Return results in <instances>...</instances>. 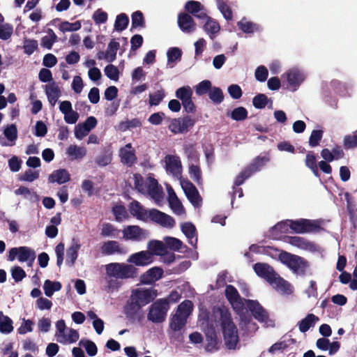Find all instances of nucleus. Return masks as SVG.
Wrapping results in <instances>:
<instances>
[{
    "instance_id": "a18cd8bd",
    "label": "nucleus",
    "mask_w": 357,
    "mask_h": 357,
    "mask_svg": "<svg viewBox=\"0 0 357 357\" xmlns=\"http://www.w3.org/2000/svg\"><path fill=\"white\" fill-rule=\"evenodd\" d=\"M248 112L243 107H238L234 109L231 113H227V116H230L233 120L241 121L248 118Z\"/></svg>"
},
{
    "instance_id": "c85d7f7f",
    "label": "nucleus",
    "mask_w": 357,
    "mask_h": 357,
    "mask_svg": "<svg viewBox=\"0 0 357 357\" xmlns=\"http://www.w3.org/2000/svg\"><path fill=\"white\" fill-rule=\"evenodd\" d=\"M166 169L173 174L178 172L181 168V160L178 157L172 155H167L165 157Z\"/></svg>"
},
{
    "instance_id": "aec40b11",
    "label": "nucleus",
    "mask_w": 357,
    "mask_h": 357,
    "mask_svg": "<svg viewBox=\"0 0 357 357\" xmlns=\"http://www.w3.org/2000/svg\"><path fill=\"white\" fill-rule=\"evenodd\" d=\"M128 209L130 214L137 220L143 222H147V211L138 201L133 200L128 205Z\"/></svg>"
},
{
    "instance_id": "2eb2a0df",
    "label": "nucleus",
    "mask_w": 357,
    "mask_h": 357,
    "mask_svg": "<svg viewBox=\"0 0 357 357\" xmlns=\"http://www.w3.org/2000/svg\"><path fill=\"white\" fill-rule=\"evenodd\" d=\"M248 310L255 319L259 321H264L268 318V314L261 304L256 300H245Z\"/></svg>"
},
{
    "instance_id": "39448f33",
    "label": "nucleus",
    "mask_w": 357,
    "mask_h": 357,
    "mask_svg": "<svg viewBox=\"0 0 357 357\" xmlns=\"http://www.w3.org/2000/svg\"><path fill=\"white\" fill-rule=\"evenodd\" d=\"M321 220L301 218L289 220V228L296 234L318 233L323 230Z\"/></svg>"
},
{
    "instance_id": "9b49d317",
    "label": "nucleus",
    "mask_w": 357,
    "mask_h": 357,
    "mask_svg": "<svg viewBox=\"0 0 357 357\" xmlns=\"http://www.w3.org/2000/svg\"><path fill=\"white\" fill-rule=\"evenodd\" d=\"M123 234L126 240L139 241L146 238L149 232L138 225H129L123 229Z\"/></svg>"
},
{
    "instance_id": "393cba45",
    "label": "nucleus",
    "mask_w": 357,
    "mask_h": 357,
    "mask_svg": "<svg viewBox=\"0 0 357 357\" xmlns=\"http://www.w3.org/2000/svg\"><path fill=\"white\" fill-rule=\"evenodd\" d=\"M181 231L188 238V243L196 248L197 238V231L195 225L191 222H185L181 225Z\"/></svg>"
},
{
    "instance_id": "c9c22d12",
    "label": "nucleus",
    "mask_w": 357,
    "mask_h": 357,
    "mask_svg": "<svg viewBox=\"0 0 357 357\" xmlns=\"http://www.w3.org/2000/svg\"><path fill=\"white\" fill-rule=\"evenodd\" d=\"M36 258V253L34 250L29 247L21 246L19 247L18 260L21 262L31 261L33 262Z\"/></svg>"
},
{
    "instance_id": "a211bd4d",
    "label": "nucleus",
    "mask_w": 357,
    "mask_h": 357,
    "mask_svg": "<svg viewBox=\"0 0 357 357\" xmlns=\"http://www.w3.org/2000/svg\"><path fill=\"white\" fill-rule=\"evenodd\" d=\"M163 269L155 266L149 268L140 276V282L144 284H151L160 280L163 275Z\"/></svg>"
},
{
    "instance_id": "ea45409f",
    "label": "nucleus",
    "mask_w": 357,
    "mask_h": 357,
    "mask_svg": "<svg viewBox=\"0 0 357 357\" xmlns=\"http://www.w3.org/2000/svg\"><path fill=\"white\" fill-rule=\"evenodd\" d=\"M269 161V158L267 156H257L252 162L246 167L250 171L252 174L259 171L265 164Z\"/></svg>"
},
{
    "instance_id": "f257e3e1",
    "label": "nucleus",
    "mask_w": 357,
    "mask_h": 357,
    "mask_svg": "<svg viewBox=\"0 0 357 357\" xmlns=\"http://www.w3.org/2000/svg\"><path fill=\"white\" fill-rule=\"evenodd\" d=\"M106 285L104 289L107 292L118 291L121 287L120 279L134 278L137 276V270L132 264L113 262L105 266Z\"/></svg>"
},
{
    "instance_id": "ddd939ff",
    "label": "nucleus",
    "mask_w": 357,
    "mask_h": 357,
    "mask_svg": "<svg viewBox=\"0 0 357 357\" xmlns=\"http://www.w3.org/2000/svg\"><path fill=\"white\" fill-rule=\"evenodd\" d=\"M253 268L259 277L264 278L269 284L274 282L277 273L271 266L268 264L258 262L254 265Z\"/></svg>"
},
{
    "instance_id": "680f3d73",
    "label": "nucleus",
    "mask_w": 357,
    "mask_h": 357,
    "mask_svg": "<svg viewBox=\"0 0 357 357\" xmlns=\"http://www.w3.org/2000/svg\"><path fill=\"white\" fill-rule=\"evenodd\" d=\"M323 133L324 132L321 130H313L309 138V145L311 147L318 146L322 139Z\"/></svg>"
},
{
    "instance_id": "f03ea898",
    "label": "nucleus",
    "mask_w": 357,
    "mask_h": 357,
    "mask_svg": "<svg viewBox=\"0 0 357 357\" xmlns=\"http://www.w3.org/2000/svg\"><path fill=\"white\" fill-rule=\"evenodd\" d=\"M157 296L158 291L153 287L133 289L125 306L124 311L126 316L134 318L144 306L153 301Z\"/></svg>"
},
{
    "instance_id": "20e7f679",
    "label": "nucleus",
    "mask_w": 357,
    "mask_h": 357,
    "mask_svg": "<svg viewBox=\"0 0 357 357\" xmlns=\"http://www.w3.org/2000/svg\"><path fill=\"white\" fill-rule=\"evenodd\" d=\"M280 261L289 268L294 273L304 276L309 266L308 262L303 257L282 251L280 255Z\"/></svg>"
},
{
    "instance_id": "69168bd1",
    "label": "nucleus",
    "mask_w": 357,
    "mask_h": 357,
    "mask_svg": "<svg viewBox=\"0 0 357 357\" xmlns=\"http://www.w3.org/2000/svg\"><path fill=\"white\" fill-rule=\"evenodd\" d=\"M34 322L31 319H22V323L17 328V333L20 335H24L33 331Z\"/></svg>"
},
{
    "instance_id": "49530a36",
    "label": "nucleus",
    "mask_w": 357,
    "mask_h": 357,
    "mask_svg": "<svg viewBox=\"0 0 357 357\" xmlns=\"http://www.w3.org/2000/svg\"><path fill=\"white\" fill-rule=\"evenodd\" d=\"M208 97L215 105H219L224 100V94L222 89L217 86H212Z\"/></svg>"
},
{
    "instance_id": "6e6552de",
    "label": "nucleus",
    "mask_w": 357,
    "mask_h": 357,
    "mask_svg": "<svg viewBox=\"0 0 357 357\" xmlns=\"http://www.w3.org/2000/svg\"><path fill=\"white\" fill-rule=\"evenodd\" d=\"M195 123V120L194 119L190 116H185L183 118L173 119L168 128L174 134L185 133L194 126Z\"/></svg>"
},
{
    "instance_id": "b1692460",
    "label": "nucleus",
    "mask_w": 357,
    "mask_h": 357,
    "mask_svg": "<svg viewBox=\"0 0 357 357\" xmlns=\"http://www.w3.org/2000/svg\"><path fill=\"white\" fill-rule=\"evenodd\" d=\"M49 182L63 184L70 180V174L66 169L54 170L48 177Z\"/></svg>"
},
{
    "instance_id": "4c0bfd02",
    "label": "nucleus",
    "mask_w": 357,
    "mask_h": 357,
    "mask_svg": "<svg viewBox=\"0 0 357 357\" xmlns=\"http://www.w3.org/2000/svg\"><path fill=\"white\" fill-rule=\"evenodd\" d=\"M61 288L62 284L60 282H52L50 280H46L43 285L45 294L48 297L52 296L55 291H60Z\"/></svg>"
},
{
    "instance_id": "f8f14e48",
    "label": "nucleus",
    "mask_w": 357,
    "mask_h": 357,
    "mask_svg": "<svg viewBox=\"0 0 357 357\" xmlns=\"http://www.w3.org/2000/svg\"><path fill=\"white\" fill-rule=\"evenodd\" d=\"M153 261V254L148 250L140 251L132 254L128 259V262L137 266H146Z\"/></svg>"
},
{
    "instance_id": "864d4df0",
    "label": "nucleus",
    "mask_w": 357,
    "mask_h": 357,
    "mask_svg": "<svg viewBox=\"0 0 357 357\" xmlns=\"http://www.w3.org/2000/svg\"><path fill=\"white\" fill-rule=\"evenodd\" d=\"M192 302L190 300H185L178 305L176 312L188 318L192 310Z\"/></svg>"
},
{
    "instance_id": "4468645a",
    "label": "nucleus",
    "mask_w": 357,
    "mask_h": 357,
    "mask_svg": "<svg viewBox=\"0 0 357 357\" xmlns=\"http://www.w3.org/2000/svg\"><path fill=\"white\" fill-rule=\"evenodd\" d=\"M119 157L121 162L129 167L134 165L137 160L135 150L132 148L130 143L126 144L125 146L120 149Z\"/></svg>"
},
{
    "instance_id": "37998d69",
    "label": "nucleus",
    "mask_w": 357,
    "mask_h": 357,
    "mask_svg": "<svg viewBox=\"0 0 357 357\" xmlns=\"http://www.w3.org/2000/svg\"><path fill=\"white\" fill-rule=\"evenodd\" d=\"M141 126L142 121L137 118H134L131 120L127 119L126 121H121L118 125V129L120 131L125 132L128 130L139 128Z\"/></svg>"
},
{
    "instance_id": "2f4dec72",
    "label": "nucleus",
    "mask_w": 357,
    "mask_h": 357,
    "mask_svg": "<svg viewBox=\"0 0 357 357\" xmlns=\"http://www.w3.org/2000/svg\"><path fill=\"white\" fill-rule=\"evenodd\" d=\"M237 26L243 32L245 33H253L260 30L259 25L248 21L245 18H243L237 23Z\"/></svg>"
},
{
    "instance_id": "0e129e2a",
    "label": "nucleus",
    "mask_w": 357,
    "mask_h": 357,
    "mask_svg": "<svg viewBox=\"0 0 357 357\" xmlns=\"http://www.w3.org/2000/svg\"><path fill=\"white\" fill-rule=\"evenodd\" d=\"M13 32V27L10 24L0 25V39L6 40L9 39Z\"/></svg>"
},
{
    "instance_id": "052dcab7",
    "label": "nucleus",
    "mask_w": 357,
    "mask_h": 357,
    "mask_svg": "<svg viewBox=\"0 0 357 357\" xmlns=\"http://www.w3.org/2000/svg\"><path fill=\"white\" fill-rule=\"evenodd\" d=\"M168 63H173L180 60L182 56V51L178 47H171L167 52Z\"/></svg>"
},
{
    "instance_id": "de8ad7c7",
    "label": "nucleus",
    "mask_w": 357,
    "mask_h": 357,
    "mask_svg": "<svg viewBox=\"0 0 357 357\" xmlns=\"http://www.w3.org/2000/svg\"><path fill=\"white\" fill-rule=\"evenodd\" d=\"M129 24V18L126 13H121L116 16L114 23V29L117 31H123L125 30Z\"/></svg>"
},
{
    "instance_id": "f704fd0d",
    "label": "nucleus",
    "mask_w": 357,
    "mask_h": 357,
    "mask_svg": "<svg viewBox=\"0 0 357 357\" xmlns=\"http://www.w3.org/2000/svg\"><path fill=\"white\" fill-rule=\"evenodd\" d=\"M13 320L0 311V332L3 334L10 333L13 331Z\"/></svg>"
},
{
    "instance_id": "cd10ccee",
    "label": "nucleus",
    "mask_w": 357,
    "mask_h": 357,
    "mask_svg": "<svg viewBox=\"0 0 357 357\" xmlns=\"http://www.w3.org/2000/svg\"><path fill=\"white\" fill-rule=\"evenodd\" d=\"M270 284L284 294L289 295L292 293V288L290 283L281 278L278 274L275 275L274 282H273L270 283Z\"/></svg>"
},
{
    "instance_id": "3c124183",
    "label": "nucleus",
    "mask_w": 357,
    "mask_h": 357,
    "mask_svg": "<svg viewBox=\"0 0 357 357\" xmlns=\"http://www.w3.org/2000/svg\"><path fill=\"white\" fill-rule=\"evenodd\" d=\"M190 178L198 185L202 184V176L200 167L197 165H190L189 167Z\"/></svg>"
},
{
    "instance_id": "e433bc0d",
    "label": "nucleus",
    "mask_w": 357,
    "mask_h": 357,
    "mask_svg": "<svg viewBox=\"0 0 357 357\" xmlns=\"http://www.w3.org/2000/svg\"><path fill=\"white\" fill-rule=\"evenodd\" d=\"M149 251L154 255H161L167 251V246L160 241L152 240L148 243Z\"/></svg>"
},
{
    "instance_id": "58836bf2",
    "label": "nucleus",
    "mask_w": 357,
    "mask_h": 357,
    "mask_svg": "<svg viewBox=\"0 0 357 357\" xmlns=\"http://www.w3.org/2000/svg\"><path fill=\"white\" fill-rule=\"evenodd\" d=\"M286 241L291 245L296 246L301 249H308L312 245V243L305 238L296 236H287Z\"/></svg>"
},
{
    "instance_id": "412c9836",
    "label": "nucleus",
    "mask_w": 357,
    "mask_h": 357,
    "mask_svg": "<svg viewBox=\"0 0 357 357\" xmlns=\"http://www.w3.org/2000/svg\"><path fill=\"white\" fill-rule=\"evenodd\" d=\"M179 28L185 33H192L195 30L196 24L188 13H181L178 16Z\"/></svg>"
},
{
    "instance_id": "5fc2aeb1",
    "label": "nucleus",
    "mask_w": 357,
    "mask_h": 357,
    "mask_svg": "<svg viewBox=\"0 0 357 357\" xmlns=\"http://www.w3.org/2000/svg\"><path fill=\"white\" fill-rule=\"evenodd\" d=\"M205 20H206V22L204 25V29L207 33L214 35L220 31V27L217 22L208 16Z\"/></svg>"
},
{
    "instance_id": "bb28decb",
    "label": "nucleus",
    "mask_w": 357,
    "mask_h": 357,
    "mask_svg": "<svg viewBox=\"0 0 357 357\" xmlns=\"http://www.w3.org/2000/svg\"><path fill=\"white\" fill-rule=\"evenodd\" d=\"M101 253L103 255L109 256L115 253L121 254L123 250L120 247L119 242L116 241H108L105 242L100 248Z\"/></svg>"
},
{
    "instance_id": "7ed1b4c3",
    "label": "nucleus",
    "mask_w": 357,
    "mask_h": 357,
    "mask_svg": "<svg viewBox=\"0 0 357 357\" xmlns=\"http://www.w3.org/2000/svg\"><path fill=\"white\" fill-rule=\"evenodd\" d=\"M219 321L220 323L225 344L228 349H235L239 342L238 332L236 324L232 320L229 310L219 307Z\"/></svg>"
},
{
    "instance_id": "c03bdc74",
    "label": "nucleus",
    "mask_w": 357,
    "mask_h": 357,
    "mask_svg": "<svg viewBox=\"0 0 357 357\" xmlns=\"http://www.w3.org/2000/svg\"><path fill=\"white\" fill-rule=\"evenodd\" d=\"M289 220L282 221L274 225L270 230L273 237L276 238L279 234L287 233L289 228Z\"/></svg>"
},
{
    "instance_id": "6ab92c4d",
    "label": "nucleus",
    "mask_w": 357,
    "mask_h": 357,
    "mask_svg": "<svg viewBox=\"0 0 357 357\" xmlns=\"http://www.w3.org/2000/svg\"><path fill=\"white\" fill-rule=\"evenodd\" d=\"M225 295L228 302L232 305L234 309L241 307L243 306L242 298L235 287L231 284L226 285Z\"/></svg>"
},
{
    "instance_id": "473e14b6",
    "label": "nucleus",
    "mask_w": 357,
    "mask_h": 357,
    "mask_svg": "<svg viewBox=\"0 0 357 357\" xmlns=\"http://www.w3.org/2000/svg\"><path fill=\"white\" fill-rule=\"evenodd\" d=\"M119 47L120 45L119 42L116 41L115 39L111 40L105 53V59L108 62L114 61L116 59V52Z\"/></svg>"
},
{
    "instance_id": "09e8293b",
    "label": "nucleus",
    "mask_w": 357,
    "mask_h": 357,
    "mask_svg": "<svg viewBox=\"0 0 357 357\" xmlns=\"http://www.w3.org/2000/svg\"><path fill=\"white\" fill-rule=\"evenodd\" d=\"M212 88V84L210 80L205 79L200 82L197 85L195 86V93L198 96H202L205 94H208Z\"/></svg>"
},
{
    "instance_id": "a19ab883",
    "label": "nucleus",
    "mask_w": 357,
    "mask_h": 357,
    "mask_svg": "<svg viewBox=\"0 0 357 357\" xmlns=\"http://www.w3.org/2000/svg\"><path fill=\"white\" fill-rule=\"evenodd\" d=\"M56 340L59 342L60 343H63V344H65V343H73V342H75L78 340L79 339V333L73 329V328H70L69 330V333H68V335H66L65 334H61V335H58L56 334Z\"/></svg>"
},
{
    "instance_id": "8fccbe9b",
    "label": "nucleus",
    "mask_w": 357,
    "mask_h": 357,
    "mask_svg": "<svg viewBox=\"0 0 357 357\" xmlns=\"http://www.w3.org/2000/svg\"><path fill=\"white\" fill-rule=\"evenodd\" d=\"M15 193L17 195H23L24 198L29 199L31 201L36 202L38 200V195L37 193L31 191L25 186H20L15 190Z\"/></svg>"
},
{
    "instance_id": "7c9ffc66",
    "label": "nucleus",
    "mask_w": 357,
    "mask_h": 357,
    "mask_svg": "<svg viewBox=\"0 0 357 357\" xmlns=\"http://www.w3.org/2000/svg\"><path fill=\"white\" fill-rule=\"evenodd\" d=\"M319 317L314 314H308L304 319L298 322V328L301 332L305 333L311 327L314 326Z\"/></svg>"
},
{
    "instance_id": "a878e982",
    "label": "nucleus",
    "mask_w": 357,
    "mask_h": 357,
    "mask_svg": "<svg viewBox=\"0 0 357 357\" xmlns=\"http://www.w3.org/2000/svg\"><path fill=\"white\" fill-rule=\"evenodd\" d=\"M168 191V202L170 208L176 213L180 215L184 212L183 206L178 199L176 194L172 188L167 189Z\"/></svg>"
},
{
    "instance_id": "13d9d810",
    "label": "nucleus",
    "mask_w": 357,
    "mask_h": 357,
    "mask_svg": "<svg viewBox=\"0 0 357 357\" xmlns=\"http://www.w3.org/2000/svg\"><path fill=\"white\" fill-rule=\"evenodd\" d=\"M81 27L82 24L79 21H76L74 23H70L69 22L65 21L61 23L59 26V29L62 32L75 31L80 29Z\"/></svg>"
},
{
    "instance_id": "423d86ee",
    "label": "nucleus",
    "mask_w": 357,
    "mask_h": 357,
    "mask_svg": "<svg viewBox=\"0 0 357 357\" xmlns=\"http://www.w3.org/2000/svg\"><path fill=\"white\" fill-rule=\"evenodd\" d=\"M169 310V306L167 305L165 300L158 299L149 307L147 319L153 323H162L166 319Z\"/></svg>"
},
{
    "instance_id": "6e6d98bb",
    "label": "nucleus",
    "mask_w": 357,
    "mask_h": 357,
    "mask_svg": "<svg viewBox=\"0 0 357 357\" xmlns=\"http://www.w3.org/2000/svg\"><path fill=\"white\" fill-rule=\"evenodd\" d=\"M217 5L219 10L227 20L232 19V11L230 6L224 0H217Z\"/></svg>"
},
{
    "instance_id": "bf43d9fd",
    "label": "nucleus",
    "mask_w": 357,
    "mask_h": 357,
    "mask_svg": "<svg viewBox=\"0 0 357 357\" xmlns=\"http://www.w3.org/2000/svg\"><path fill=\"white\" fill-rule=\"evenodd\" d=\"M105 75L112 80L117 81L119 78V68L113 64H109L105 68Z\"/></svg>"
},
{
    "instance_id": "4d7b16f0",
    "label": "nucleus",
    "mask_w": 357,
    "mask_h": 357,
    "mask_svg": "<svg viewBox=\"0 0 357 357\" xmlns=\"http://www.w3.org/2000/svg\"><path fill=\"white\" fill-rule=\"evenodd\" d=\"M268 101L269 99L265 94L259 93L253 98L252 105L257 109H264L268 104ZM270 101L272 102L271 100Z\"/></svg>"
},
{
    "instance_id": "0eeeda50",
    "label": "nucleus",
    "mask_w": 357,
    "mask_h": 357,
    "mask_svg": "<svg viewBox=\"0 0 357 357\" xmlns=\"http://www.w3.org/2000/svg\"><path fill=\"white\" fill-rule=\"evenodd\" d=\"M192 90L189 86H182L176 89V97L181 100L185 112L193 114L196 112V106L192 101Z\"/></svg>"
},
{
    "instance_id": "5701e85b",
    "label": "nucleus",
    "mask_w": 357,
    "mask_h": 357,
    "mask_svg": "<svg viewBox=\"0 0 357 357\" xmlns=\"http://www.w3.org/2000/svg\"><path fill=\"white\" fill-rule=\"evenodd\" d=\"M81 248V245L78 239L73 238L71 245L67 249L66 252V264L69 266H73L78 257V251Z\"/></svg>"
},
{
    "instance_id": "774afa93",
    "label": "nucleus",
    "mask_w": 357,
    "mask_h": 357,
    "mask_svg": "<svg viewBox=\"0 0 357 357\" xmlns=\"http://www.w3.org/2000/svg\"><path fill=\"white\" fill-rule=\"evenodd\" d=\"M38 41L36 40H26L23 47L24 52L27 55H31L38 49Z\"/></svg>"
},
{
    "instance_id": "603ef678",
    "label": "nucleus",
    "mask_w": 357,
    "mask_h": 357,
    "mask_svg": "<svg viewBox=\"0 0 357 357\" xmlns=\"http://www.w3.org/2000/svg\"><path fill=\"white\" fill-rule=\"evenodd\" d=\"M79 345L84 347L89 356H94L97 354L98 348L93 341L86 339H82L79 342Z\"/></svg>"
},
{
    "instance_id": "1a4fd4ad",
    "label": "nucleus",
    "mask_w": 357,
    "mask_h": 357,
    "mask_svg": "<svg viewBox=\"0 0 357 357\" xmlns=\"http://www.w3.org/2000/svg\"><path fill=\"white\" fill-rule=\"evenodd\" d=\"M149 220L163 227L172 228L175 225V220L172 216L156 208L149 210L147 221Z\"/></svg>"
},
{
    "instance_id": "dca6fc26",
    "label": "nucleus",
    "mask_w": 357,
    "mask_h": 357,
    "mask_svg": "<svg viewBox=\"0 0 357 357\" xmlns=\"http://www.w3.org/2000/svg\"><path fill=\"white\" fill-rule=\"evenodd\" d=\"M282 78L286 79L288 84L296 89L303 82L305 76L299 69L291 68L282 75Z\"/></svg>"
},
{
    "instance_id": "4be33fe9",
    "label": "nucleus",
    "mask_w": 357,
    "mask_h": 357,
    "mask_svg": "<svg viewBox=\"0 0 357 357\" xmlns=\"http://www.w3.org/2000/svg\"><path fill=\"white\" fill-rule=\"evenodd\" d=\"M203 6L199 1H188L185 5V9L194 17L204 20L207 18L206 13L203 10Z\"/></svg>"
},
{
    "instance_id": "338daca9",
    "label": "nucleus",
    "mask_w": 357,
    "mask_h": 357,
    "mask_svg": "<svg viewBox=\"0 0 357 357\" xmlns=\"http://www.w3.org/2000/svg\"><path fill=\"white\" fill-rule=\"evenodd\" d=\"M252 173L247 167H245L236 177L234 181V187H238L242 185L246 179L252 176Z\"/></svg>"
},
{
    "instance_id": "79ce46f5",
    "label": "nucleus",
    "mask_w": 357,
    "mask_h": 357,
    "mask_svg": "<svg viewBox=\"0 0 357 357\" xmlns=\"http://www.w3.org/2000/svg\"><path fill=\"white\" fill-rule=\"evenodd\" d=\"M132 25L130 31L137 28H144L146 26L145 19L143 13L140 10L134 12L132 15Z\"/></svg>"
},
{
    "instance_id": "f3484780",
    "label": "nucleus",
    "mask_w": 357,
    "mask_h": 357,
    "mask_svg": "<svg viewBox=\"0 0 357 357\" xmlns=\"http://www.w3.org/2000/svg\"><path fill=\"white\" fill-rule=\"evenodd\" d=\"M146 192L155 202L160 201L163 196L162 188L159 185L158 181L153 177H149L147 178Z\"/></svg>"
},
{
    "instance_id": "72a5a7b5",
    "label": "nucleus",
    "mask_w": 357,
    "mask_h": 357,
    "mask_svg": "<svg viewBox=\"0 0 357 357\" xmlns=\"http://www.w3.org/2000/svg\"><path fill=\"white\" fill-rule=\"evenodd\" d=\"M206 349L208 351H212L213 350H218V337L216 332L214 329L209 330L206 333Z\"/></svg>"
},
{
    "instance_id": "9d476101",
    "label": "nucleus",
    "mask_w": 357,
    "mask_h": 357,
    "mask_svg": "<svg viewBox=\"0 0 357 357\" xmlns=\"http://www.w3.org/2000/svg\"><path fill=\"white\" fill-rule=\"evenodd\" d=\"M181 184L190 202L195 207L201 206L202 198L193 183L188 180H183L181 181Z\"/></svg>"
},
{
    "instance_id": "c756f323",
    "label": "nucleus",
    "mask_w": 357,
    "mask_h": 357,
    "mask_svg": "<svg viewBox=\"0 0 357 357\" xmlns=\"http://www.w3.org/2000/svg\"><path fill=\"white\" fill-rule=\"evenodd\" d=\"M187 318L176 312L170 319L169 327L174 331H179L186 324Z\"/></svg>"
},
{
    "instance_id": "e2e57ef3",
    "label": "nucleus",
    "mask_w": 357,
    "mask_h": 357,
    "mask_svg": "<svg viewBox=\"0 0 357 357\" xmlns=\"http://www.w3.org/2000/svg\"><path fill=\"white\" fill-rule=\"evenodd\" d=\"M10 271L12 278L15 282L22 281L26 276V272L19 266H15Z\"/></svg>"
}]
</instances>
